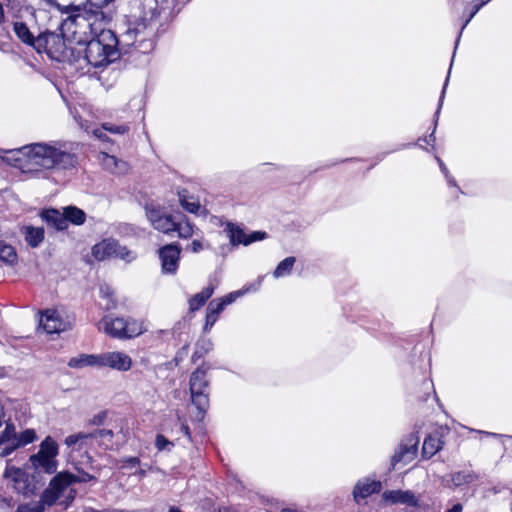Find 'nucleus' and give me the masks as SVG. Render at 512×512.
Segmentation results:
<instances>
[{
  "label": "nucleus",
  "mask_w": 512,
  "mask_h": 512,
  "mask_svg": "<svg viewBox=\"0 0 512 512\" xmlns=\"http://www.w3.org/2000/svg\"><path fill=\"white\" fill-rule=\"evenodd\" d=\"M23 173L42 174L53 169H70L76 156L60 142H37L7 152L4 158Z\"/></svg>",
  "instance_id": "obj_1"
},
{
  "label": "nucleus",
  "mask_w": 512,
  "mask_h": 512,
  "mask_svg": "<svg viewBox=\"0 0 512 512\" xmlns=\"http://www.w3.org/2000/svg\"><path fill=\"white\" fill-rule=\"evenodd\" d=\"M57 7L68 14L62 22L61 34L69 52L75 46L85 45L101 30H105V25L109 21L104 11L91 10L87 4L70 2L68 5L57 4Z\"/></svg>",
  "instance_id": "obj_2"
},
{
  "label": "nucleus",
  "mask_w": 512,
  "mask_h": 512,
  "mask_svg": "<svg viewBox=\"0 0 512 512\" xmlns=\"http://www.w3.org/2000/svg\"><path fill=\"white\" fill-rule=\"evenodd\" d=\"M118 39L109 29L90 39L85 45L75 46L70 52L71 62L81 73L89 72L88 67L107 66L119 58Z\"/></svg>",
  "instance_id": "obj_3"
},
{
  "label": "nucleus",
  "mask_w": 512,
  "mask_h": 512,
  "mask_svg": "<svg viewBox=\"0 0 512 512\" xmlns=\"http://www.w3.org/2000/svg\"><path fill=\"white\" fill-rule=\"evenodd\" d=\"M146 217L154 229L164 233H177L180 238H189L193 235V224L182 214H170L164 208L147 205Z\"/></svg>",
  "instance_id": "obj_4"
},
{
  "label": "nucleus",
  "mask_w": 512,
  "mask_h": 512,
  "mask_svg": "<svg viewBox=\"0 0 512 512\" xmlns=\"http://www.w3.org/2000/svg\"><path fill=\"white\" fill-rule=\"evenodd\" d=\"M72 480L69 472L56 474L49 485L41 494L42 503L51 507L56 503L67 508L75 499L76 491L72 488Z\"/></svg>",
  "instance_id": "obj_5"
},
{
  "label": "nucleus",
  "mask_w": 512,
  "mask_h": 512,
  "mask_svg": "<svg viewBox=\"0 0 512 512\" xmlns=\"http://www.w3.org/2000/svg\"><path fill=\"white\" fill-rule=\"evenodd\" d=\"M158 16L156 8L149 7L148 11H143L139 15H132L128 19V27L121 34L120 42L124 45H135L137 34H143L145 37H156Z\"/></svg>",
  "instance_id": "obj_6"
},
{
  "label": "nucleus",
  "mask_w": 512,
  "mask_h": 512,
  "mask_svg": "<svg viewBox=\"0 0 512 512\" xmlns=\"http://www.w3.org/2000/svg\"><path fill=\"white\" fill-rule=\"evenodd\" d=\"M100 329L110 336L120 339L139 336L146 330L142 322L111 316H106L101 320Z\"/></svg>",
  "instance_id": "obj_7"
},
{
  "label": "nucleus",
  "mask_w": 512,
  "mask_h": 512,
  "mask_svg": "<svg viewBox=\"0 0 512 512\" xmlns=\"http://www.w3.org/2000/svg\"><path fill=\"white\" fill-rule=\"evenodd\" d=\"M209 366L198 367L190 376L189 389L192 403L201 414H204L209 406V380L207 372Z\"/></svg>",
  "instance_id": "obj_8"
},
{
  "label": "nucleus",
  "mask_w": 512,
  "mask_h": 512,
  "mask_svg": "<svg viewBox=\"0 0 512 512\" xmlns=\"http://www.w3.org/2000/svg\"><path fill=\"white\" fill-rule=\"evenodd\" d=\"M58 445L50 437H46L40 444L39 451L30 456V462L35 470L52 474L57 470Z\"/></svg>",
  "instance_id": "obj_9"
},
{
  "label": "nucleus",
  "mask_w": 512,
  "mask_h": 512,
  "mask_svg": "<svg viewBox=\"0 0 512 512\" xmlns=\"http://www.w3.org/2000/svg\"><path fill=\"white\" fill-rule=\"evenodd\" d=\"M36 439L35 431L26 429L21 433H17L13 424H7L4 431L0 434V446L4 445L0 452V457L10 455L19 447L26 446Z\"/></svg>",
  "instance_id": "obj_10"
},
{
  "label": "nucleus",
  "mask_w": 512,
  "mask_h": 512,
  "mask_svg": "<svg viewBox=\"0 0 512 512\" xmlns=\"http://www.w3.org/2000/svg\"><path fill=\"white\" fill-rule=\"evenodd\" d=\"M225 236L229 239L232 247L249 246L255 242L263 241L268 238L265 231H254L243 227L242 225L227 222L223 228Z\"/></svg>",
  "instance_id": "obj_11"
},
{
  "label": "nucleus",
  "mask_w": 512,
  "mask_h": 512,
  "mask_svg": "<svg viewBox=\"0 0 512 512\" xmlns=\"http://www.w3.org/2000/svg\"><path fill=\"white\" fill-rule=\"evenodd\" d=\"M248 290L249 288L245 290H237L229 293L228 295L222 298L212 300L207 307L204 331H210L213 325L216 323L220 313L224 310V308L227 305L232 304L237 298L242 296Z\"/></svg>",
  "instance_id": "obj_12"
},
{
  "label": "nucleus",
  "mask_w": 512,
  "mask_h": 512,
  "mask_svg": "<svg viewBox=\"0 0 512 512\" xmlns=\"http://www.w3.org/2000/svg\"><path fill=\"white\" fill-rule=\"evenodd\" d=\"M99 367L126 372L132 367V359L125 352L113 351L99 354Z\"/></svg>",
  "instance_id": "obj_13"
},
{
  "label": "nucleus",
  "mask_w": 512,
  "mask_h": 512,
  "mask_svg": "<svg viewBox=\"0 0 512 512\" xmlns=\"http://www.w3.org/2000/svg\"><path fill=\"white\" fill-rule=\"evenodd\" d=\"M418 443L419 438L415 434H410L405 437L402 440L399 449L392 456V465L395 466L399 462H411L416 456Z\"/></svg>",
  "instance_id": "obj_14"
},
{
  "label": "nucleus",
  "mask_w": 512,
  "mask_h": 512,
  "mask_svg": "<svg viewBox=\"0 0 512 512\" xmlns=\"http://www.w3.org/2000/svg\"><path fill=\"white\" fill-rule=\"evenodd\" d=\"M127 248L113 238H103L92 247V256H128Z\"/></svg>",
  "instance_id": "obj_15"
},
{
  "label": "nucleus",
  "mask_w": 512,
  "mask_h": 512,
  "mask_svg": "<svg viewBox=\"0 0 512 512\" xmlns=\"http://www.w3.org/2000/svg\"><path fill=\"white\" fill-rule=\"evenodd\" d=\"M35 265L33 258H0V268L7 274L26 275Z\"/></svg>",
  "instance_id": "obj_16"
},
{
  "label": "nucleus",
  "mask_w": 512,
  "mask_h": 512,
  "mask_svg": "<svg viewBox=\"0 0 512 512\" xmlns=\"http://www.w3.org/2000/svg\"><path fill=\"white\" fill-rule=\"evenodd\" d=\"M40 326L46 333H60L68 329L69 324L64 321L56 310H46L40 318Z\"/></svg>",
  "instance_id": "obj_17"
},
{
  "label": "nucleus",
  "mask_w": 512,
  "mask_h": 512,
  "mask_svg": "<svg viewBox=\"0 0 512 512\" xmlns=\"http://www.w3.org/2000/svg\"><path fill=\"white\" fill-rule=\"evenodd\" d=\"M120 434L122 435V440H125L128 434V427L121 425L117 433H114L112 429H97L90 432L93 446L96 444L105 449L111 448L114 437Z\"/></svg>",
  "instance_id": "obj_18"
},
{
  "label": "nucleus",
  "mask_w": 512,
  "mask_h": 512,
  "mask_svg": "<svg viewBox=\"0 0 512 512\" xmlns=\"http://www.w3.org/2000/svg\"><path fill=\"white\" fill-rule=\"evenodd\" d=\"M382 497L391 504H404L410 507H417L419 504L418 497L410 490H388Z\"/></svg>",
  "instance_id": "obj_19"
},
{
  "label": "nucleus",
  "mask_w": 512,
  "mask_h": 512,
  "mask_svg": "<svg viewBox=\"0 0 512 512\" xmlns=\"http://www.w3.org/2000/svg\"><path fill=\"white\" fill-rule=\"evenodd\" d=\"M14 31L17 37L25 44L33 46L37 51H40L44 45V37L39 36L35 38L30 32L27 25L23 22L14 23Z\"/></svg>",
  "instance_id": "obj_20"
},
{
  "label": "nucleus",
  "mask_w": 512,
  "mask_h": 512,
  "mask_svg": "<svg viewBox=\"0 0 512 512\" xmlns=\"http://www.w3.org/2000/svg\"><path fill=\"white\" fill-rule=\"evenodd\" d=\"M381 490L380 481L361 480L358 481L353 490V497L356 502L365 499L373 493H378Z\"/></svg>",
  "instance_id": "obj_21"
},
{
  "label": "nucleus",
  "mask_w": 512,
  "mask_h": 512,
  "mask_svg": "<svg viewBox=\"0 0 512 512\" xmlns=\"http://www.w3.org/2000/svg\"><path fill=\"white\" fill-rule=\"evenodd\" d=\"M41 217L47 225L54 227L58 231L67 229V219L65 218L64 211L61 213L57 209H48L41 213Z\"/></svg>",
  "instance_id": "obj_22"
},
{
  "label": "nucleus",
  "mask_w": 512,
  "mask_h": 512,
  "mask_svg": "<svg viewBox=\"0 0 512 512\" xmlns=\"http://www.w3.org/2000/svg\"><path fill=\"white\" fill-rule=\"evenodd\" d=\"M99 159L103 167L111 173L123 174L128 171V164L123 160L117 159L115 156L101 153Z\"/></svg>",
  "instance_id": "obj_23"
},
{
  "label": "nucleus",
  "mask_w": 512,
  "mask_h": 512,
  "mask_svg": "<svg viewBox=\"0 0 512 512\" xmlns=\"http://www.w3.org/2000/svg\"><path fill=\"white\" fill-rule=\"evenodd\" d=\"M65 444L73 450L93 447L90 433L79 432L66 437Z\"/></svg>",
  "instance_id": "obj_24"
},
{
  "label": "nucleus",
  "mask_w": 512,
  "mask_h": 512,
  "mask_svg": "<svg viewBox=\"0 0 512 512\" xmlns=\"http://www.w3.org/2000/svg\"><path fill=\"white\" fill-rule=\"evenodd\" d=\"M99 355L81 354L69 360L68 366L71 368L81 369L84 367H99Z\"/></svg>",
  "instance_id": "obj_25"
},
{
  "label": "nucleus",
  "mask_w": 512,
  "mask_h": 512,
  "mask_svg": "<svg viewBox=\"0 0 512 512\" xmlns=\"http://www.w3.org/2000/svg\"><path fill=\"white\" fill-rule=\"evenodd\" d=\"M214 286L212 284L205 287L201 292L195 294L189 299V310L191 312L199 310L206 301L213 295Z\"/></svg>",
  "instance_id": "obj_26"
},
{
  "label": "nucleus",
  "mask_w": 512,
  "mask_h": 512,
  "mask_svg": "<svg viewBox=\"0 0 512 512\" xmlns=\"http://www.w3.org/2000/svg\"><path fill=\"white\" fill-rule=\"evenodd\" d=\"M22 233L31 247H37L44 240V229L41 227L25 226Z\"/></svg>",
  "instance_id": "obj_27"
},
{
  "label": "nucleus",
  "mask_w": 512,
  "mask_h": 512,
  "mask_svg": "<svg viewBox=\"0 0 512 512\" xmlns=\"http://www.w3.org/2000/svg\"><path fill=\"white\" fill-rule=\"evenodd\" d=\"M476 479V476L473 472L470 471H459L451 473L447 476L448 485H452L454 487L461 486L463 484L471 483Z\"/></svg>",
  "instance_id": "obj_28"
},
{
  "label": "nucleus",
  "mask_w": 512,
  "mask_h": 512,
  "mask_svg": "<svg viewBox=\"0 0 512 512\" xmlns=\"http://www.w3.org/2000/svg\"><path fill=\"white\" fill-rule=\"evenodd\" d=\"M442 448V442L436 436H428L425 438L422 447V456L431 458Z\"/></svg>",
  "instance_id": "obj_29"
},
{
  "label": "nucleus",
  "mask_w": 512,
  "mask_h": 512,
  "mask_svg": "<svg viewBox=\"0 0 512 512\" xmlns=\"http://www.w3.org/2000/svg\"><path fill=\"white\" fill-rule=\"evenodd\" d=\"M65 218L67 223L71 222L74 225H82L86 220V214L83 210L75 206H67L64 208Z\"/></svg>",
  "instance_id": "obj_30"
},
{
  "label": "nucleus",
  "mask_w": 512,
  "mask_h": 512,
  "mask_svg": "<svg viewBox=\"0 0 512 512\" xmlns=\"http://www.w3.org/2000/svg\"><path fill=\"white\" fill-rule=\"evenodd\" d=\"M156 37H145L143 34H137V39L135 41V45H130L134 47L139 52L146 54L153 50L155 46Z\"/></svg>",
  "instance_id": "obj_31"
},
{
  "label": "nucleus",
  "mask_w": 512,
  "mask_h": 512,
  "mask_svg": "<svg viewBox=\"0 0 512 512\" xmlns=\"http://www.w3.org/2000/svg\"><path fill=\"white\" fill-rule=\"evenodd\" d=\"M102 129L112 134L124 135L130 131V125L128 122L113 123L104 122L102 123Z\"/></svg>",
  "instance_id": "obj_32"
},
{
  "label": "nucleus",
  "mask_w": 512,
  "mask_h": 512,
  "mask_svg": "<svg viewBox=\"0 0 512 512\" xmlns=\"http://www.w3.org/2000/svg\"><path fill=\"white\" fill-rule=\"evenodd\" d=\"M100 297L105 301L104 309L110 310L116 307V301L113 296V290L108 285H101L99 288Z\"/></svg>",
  "instance_id": "obj_33"
},
{
  "label": "nucleus",
  "mask_w": 512,
  "mask_h": 512,
  "mask_svg": "<svg viewBox=\"0 0 512 512\" xmlns=\"http://www.w3.org/2000/svg\"><path fill=\"white\" fill-rule=\"evenodd\" d=\"M295 258H284L274 270V277L279 278L288 275L294 265Z\"/></svg>",
  "instance_id": "obj_34"
},
{
  "label": "nucleus",
  "mask_w": 512,
  "mask_h": 512,
  "mask_svg": "<svg viewBox=\"0 0 512 512\" xmlns=\"http://www.w3.org/2000/svg\"><path fill=\"white\" fill-rule=\"evenodd\" d=\"M4 476L8 479H11L15 483H19L24 480L25 472L17 468L15 466H10L9 464L6 466Z\"/></svg>",
  "instance_id": "obj_35"
},
{
  "label": "nucleus",
  "mask_w": 512,
  "mask_h": 512,
  "mask_svg": "<svg viewBox=\"0 0 512 512\" xmlns=\"http://www.w3.org/2000/svg\"><path fill=\"white\" fill-rule=\"evenodd\" d=\"M178 260L179 258H162V272L165 274L175 273L179 266Z\"/></svg>",
  "instance_id": "obj_36"
},
{
  "label": "nucleus",
  "mask_w": 512,
  "mask_h": 512,
  "mask_svg": "<svg viewBox=\"0 0 512 512\" xmlns=\"http://www.w3.org/2000/svg\"><path fill=\"white\" fill-rule=\"evenodd\" d=\"M45 506L47 505L42 503V500L40 499L39 502L20 505L16 512H44Z\"/></svg>",
  "instance_id": "obj_37"
},
{
  "label": "nucleus",
  "mask_w": 512,
  "mask_h": 512,
  "mask_svg": "<svg viewBox=\"0 0 512 512\" xmlns=\"http://www.w3.org/2000/svg\"><path fill=\"white\" fill-rule=\"evenodd\" d=\"M159 256H179L181 253V248L177 244H168L165 245L158 250Z\"/></svg>",
  "instance_id": "obj_38"
},
{
  "label": "nucleus",
  "mask_w": 512,
  "mask_h": 512,
  "mask_svg": "<svg viewBox=\"0 0 512 512\" xmlns=\"http://www.w3.org/2000/svg\"><path fill=\"white\" fill-rule=\"evenodd\" d=\"M180 204L181 206L190 213H198L199 209L201 208L199 202L194 200H189L185 198L184 196H180Z\"/></svg>",
  "instance_id": "obj_39"
},
{
  "label": "nucleus",
  "mask_w": 512,
  "mask_h": 512,
  "mask_svg": "<svg viewBox=\"0 0 512 512\" xmlns=\"http://www.w3.org/2000/svg\"><path fill=\"white\" fill-rule=\"evenodd\" d=\"M115 0H86L87 7L91 10L103 11L104 7H107Z\"/></svg>",
  "instance_id": "obj_40"
},
{
  "label": "nucleus",
  "mask_w": 512,
  "mask_h": 512,
  "mask_svg": "<svg viewBox=\"0 0 512 512\" xmlns=\"http://www.w3.org/2000/svg\"><path fill=\"white\" fill-rule=\"evenodd\" d=\"M121 469H136L140 465V459L138 457H124L120 460Z\"/></svg>",
  "instance_id": "obj_41"
},
{
  "label": "nucleus",
  "mask_w": 512,
  "mask_h": 512,
  "mask_svg": "<svg viewBox=\"0 0 512 512\" xmlns=\"http://www.w3.org/2000/svg\"><path fill=\"white\" fill-rule=\"evenodd\" d=\"M107 418V412L101 411L97 414H95L93 417H91L88 420V425L90 426H101L105 423V420Z\"/></svg>",
  "instance_id": "obj_42"
},
{
  "label": "nucleus",
  "mask_w": 512,
  "mask_h": 512,
  "mask_svg": "<svg viewBox=\"0 0 512 512\" xmlns=\"http://www.w3.org/2000/svg\"><path fill=\"white\" fill-rule=\"evenodd\" d=\"M70 476H71V480L73 483H84V482H89V481L96 479L95 476H93L89 473H86V472H80L79 475H74V474L70 473Z\"/></svg>",
  "instance_id": "obj_43"
},
{
  "label": "nucleus",
  "mask_w": 512,
  "mask_h": 512,
  "mask_svg": "<svg viewBox=\"0 0 512 512\" xmlns=\"http://www.w3.org/2000/svg\"><path fill=\"white\" fill-rule=\"evenodd\" d=\"M155 445L159 451H162L165 449H169V447L172 446L173 444L168 439H166L163 435L158 434L156 436Z\"/></svg>",
  "instance_id": "obj_44"
},
{
  "label": "nucleus",
  "mask_w": 512,
  "mask_h": 512,
  "mask_svg": "<svg viewBox=\"0 0 512 512\" xmlns=\"http://www.w3.org/2000/svg\"><path fill=\"white\" fill-rule=\"evenodd\" d=\"M487 3V1H482L481 3H474L471 6V12L466 19L464 25L462 26V29L466 27V25L471 21V19L477 14V12L481 9L482 6H484Z\"/></svg>",
  "instance_id": "obj_45"
},
{
  "label": "nucleus",
  "mask_w": 512,
  "mask_h": 512,
  "mask_svg": "<svg viewBox=\"0 0 512 512\" xmlns=\"http://www.w3.org/2000/svg\"><path fill=\"white\" fill-rule=\"evenodd\" d=\"M0 256H16V251L11 245L0 241Z\"/></svg>",
  "instance_id": "obj_46"
},
{
  "label": "nucleus",
  "mask_w": 512,
  "mask_h": 512,
  "mask_svg": "<svg viewBox=\"0 0 512 512\" xmlns=\"http://www.w3.org/2000/svg\"><path fill=\"white\" fill-rule=\"evenodd\" d=\"M202 250V243L199 240H194L192 243L187 247V251L191 253H199Z\"/></svg>",
  "instance_id": "obj_47"
},
{
  "label": "nucleus",
  "mask_w": 512,
  "mask_h": 512,
  "mask_svg": "<svg viewBox=\"0 0 512 512\" xmlns=\"http://www.w3.org/2000/svg\"><path fill=\"white\" fill-rule=\"evenodd\" d=\"M178 420L180 421V433H182L184 436H186L189 440L191 439V433H190V429H189V426L181 421V418L178 416Z\"/></svg>",
  "instance_id": "obj_48"
},
{
  "label": "nucleus",
  "mask_w": 512,
  "mask_h": 512,
  "mask_svg": "<svg viewBox=\"0 0 512 512\" xmlns=\"http://www.w3.org/2000/svg\"><path fill=\"white\" fill-rule=\"evenodd\" d=\"M448 78H449V76L446 78L444 87L442 89V92H441V95H440V99H439L438 108H437V111L435 113V117H439V113H440V110H441V107H442V104H443V100H444V97H445V91H446V87H447V84H448Z\"/></svg>",
  "instance_id": "obj_49"
},
{
  "label": "nucleus",
  "mask_w": 512,
  "mask_h": 512,
  "mask_svg": "<svg viewBox=\"0 0 512 512\" xmlns=\"http://www.w3.org/2000/svg\"><path fill=\"white\" fill-rule=\"evenodd\" d=\"M446 181H447V184L450 186V187H453L455 188L456 192L457 193H460L461 190L459 188V186L457 185L455 179L451 176V175H448L445 177Z\"/></svg>",
  "instance_id": "obj_50"
},
{
  "label": "nucleus",
  "mask_w": 512,
  "mask_h": 512,
  "mask_svg": "<svg viewBox=\"0 0 512 512\" xmlns=\"http://www.w3.org/2000/svg\"><path fill=\"white\" fill-rule=\"evenodd\" d=\"M93 134L95 137H97L98 139L102 140V141H107L108 140V137L107 135L103 132V129H95L93 131Z\"/></svg>",
  "instance_id": "obj_51"
},
{
  "label": "nucleus",
  "mask_w": 512,
  "mask_h": 512,
  "mask_svg": "<svg viewBox=\"0 0 512 512\" xmlns=\"http://www.w3.org/2000/svg\"><path fill=\"white\" fill-rule=\"evenodd\" d=\"M436 160L439 163L440 170L444 174V176L446 177V176L450 175V173H449L446 165L443 163V161L439 157H436Z\"/></svg>",
  "instance_id": "obj_52"
},
{
  "label": "nucleus",
  "mask_w": 512,
  "mask_h": 512,
  "mask_svg": "<svg viewBox=\"0 0 512 512\" xmlns=\"http://www.w3.org/2000/svg\"><path fill=\"white\" fill-rule=\"evenodd\" d=\"M435 140H436V138H435V135H434V131L428 137H425L423 139V141L425 143H427L428 145H432V146L434 145Z\"/></svg>",
  "instance_id": "obj_53"
},
{
  "label": "nucleus",
  "mask_w": 512,
  "mask_h": 512,
  "mask_svg": "<svg viewBox=\"0 0 512 512\" xmlns=\"http://www.w3.org/2000/svg\"><path fill=\"white\" fill-rule=\"evenodd\" d=\"M10 374V370L7 369L6 367H0V378H5L7 376H9Z\"/></svg>",
  "instance_id": "obj_54"
},
{
  "label": "nucleus",
  "mask_w": 512,
  "mask_h": 512,
  "mask_svg": "<svg viewBox=\"0 0 512 512\" xmlns=\"http://www.w3.org/2000/svg\"><path fill=\"white\" fill-rule=\"evenodd\" d=\"M463 507L461 504H455L452 508H450L447 512H462Z\"/></svg>",
  "instance_id": "obj_55"
},
{
  "label": "nucleus",
  "mask_w": 512,
  "mask_h": 512,
  "mask_svg": "<svg viewBox=\"0 0 512 512\" xmlns=\"http://www.w3.org/2000/svg\"><path fill=\"white\" fill-rule=\"evenodd\" d=\"M133 474L137 475L139 478H144L146 476V470L139 468Z\"/></svg>",
  "instance_id": "obj_56"
},
{
  "label": "nucleus",
  "mask_w": 512,
  "mask_h": 512,
  "mask_svg": "<svg viewBox=\"0 0 512 512\" xmlns=\"http://www.w3.org/2000/svg\"><path fill=\"white\" fill-rule=\"evenodd\" d=\"M479 433H482L486 436H493V437H500L501 435L499 434H496V433H492V432H486V431H479Z\"/></svg>",
  "instance_id": "obj_57"
},
{
  "label": "nucleus",
  "mask_w": 512,
  "mask_h": 512,
  "mask_svg": "<svg viewBox=\"0 0 512 512\" xmlns=\"http://www.w3.org/2000/svg\"><path fill=\"white\" fill-rule=\"evenodd\" d=\"M219 512H235V511H233L232 509H230L228 507H222L219 509Z\"/></svg>",
  "instance_id": "obj_58"
},
{
  "label": "nucleus",
  "mask_w": 512,
  "mask_h": 512,
  "mask_svg": "<svg viewBox=\"0 0 512 512\" xmlns=\"http://www.w3.org/2000/svg\"><path fill=\"white\" fill-rule=\"evenodd\" d=\"M281 511L282 512H298L296 509H292V508H284Z\"/></svg>",
  "instance_id": "obj_59"
},
{
  "label": "nucleus",
  "mask_w": 512,
  "mask_h": 512,
  "mask_svg": "<svg viewBox=\"0 0 512 512\" xmlns=\"http://www.w3.org/2000/svg\"><path fill=\"white\" fill-rule=\"evenodd\" d=\"M169 512H182L180 509H178L177 507H171L169 509Z\"/></svg>",
  "instance_id": "obj_60"
},
{
  "label": "nucleus",
  "mask_w": 512,
  "mask_h": 512,
  "mask_svg": "<svg viewBox=\"0 0 512 512\" xmlns=\"http://www.w3.org/2000/svg\"><path fill=\"white\" fill-rule=\"evenodd\" d=\"M437 121H438V117H436V119H435V127H433V130H436Z\"/></svg>",
  "instance_id": "obj_61"
},
{
  "label": "nucleus",
  "mask_w": 512,
  "mask_h": 512,
  "mask_svg": "<svg viewBox=\"0 0 512 512\" xmlns=\"http://www.w3.org/2000/svg\"><path fill=\"white\" fill-rule=\"evenodd\" d=\"M87 512H98V511H96L94 509H89Z\"/></svg>",
  "instance_id": "obj_62"
}]
</instances>
